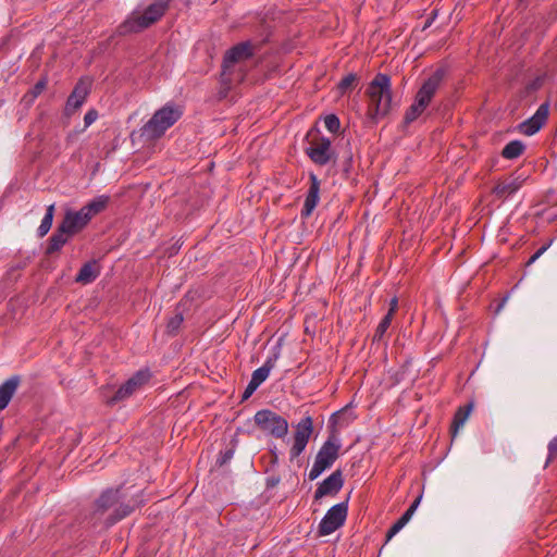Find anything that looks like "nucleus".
<instances>
[{"label":"nucleus","mask_w":557,"mask_h":557,"mask_svg":"<svg viewBox=\"0 0 557 557\" xmlns=\"http://www.w3.org/2000/svg\"><path fill=\"white\" fill-rule=\"evenodd\" d=\"M122 496L120 488H108L95 502L92 512L94 524L102 522L106 528H109L127 517L133 510L134 506L121 503Z\"/></svg>","instance_id":"1"},{"label":"nucleus","mask_w":557,"mask_h":557,"mask_svg":"<svg viewBox=\"0 0 557 557\" xmlns=\"http://www.w3.org/2000/svg\"><path fill=\"white\" fill-rule=\"evenodd\" d=\"M253 55L250 41H243L228 49L223 58L221 83L227 87L240 83L245 77L243 63Z\"/></svg>","instance_id":"2"},{"label":"nucleus","mask_w":557,"mask_h":557,"mask_svg":"<svg viewBox=\"0 0 557 557\" xmlns=\"http://www.w3.org/2000/svg\"><path fill=\"white\" fill-rule=\"evenodd\" d=\"M369 97V115L372 119L385 116L392 108V85L391 77L379 73L367 88Z\"/></svg>","instance_id":"3"},{"label":"nucleus","mask_w":557,"mask_h":557,"mask_svg":"<svg viewBox=\"0 0 557 557\" xmlns=\"http://www.w3.org/2000/svg\"><path fill=\"white\" fill-rule=\"evenodd\" d=\"M182 116L180 107L166 103L157 110L151 119L140 128V137L150 141L158 139Z\"/></svg>","instance_id":"4"},{"label":"nucleus","mask_w":557,"mask_h":557,"mask_svg":"<svg viewBox=\"0 0 557 557\" xmlns=\"http://www.w3.org/2000/svg\"><path fill=\"white\" fill-rule=\"evenodd\" d=\"M171 0H158L148 5L143 13L133 12L131 16L123 22L117 32L120 35L138 33L159 21L169 8Z\"/></svg>","instance_id":"5"},{"label":"nucleus","mask_w":557,"mask_h":557,"mask_svg":"<svg viewBox=\"0 0 557 557\" xmlns=\"http://www.w3.org/2000/svg\"><path fill=\"white\" fill-rule=\"evenodd\" d=\"M341 442L334 435H330L319 449L308 478L310 481L318 479L326 469L331 468L339 456Z\"/></svg>","instance_id":"6"},{"label":"nucleus","mask_w":557,"mask_h":557,"mask_svg":"<svg viewBox=\"0 0 557 557\" xmlns=\"http://www.w3.org/2000/svg\"><path fill=\"white\" fill-rule=\"evenodd\" d=\"M253 421L261 431L276 438H284L288 433L287 420L270 409L257 411Z\"/></svg>","instance_id":"7"},{"label":"nucleus","mask_w":557,"mask_h":557,"mask_svg":"<svg viewBox=\"0 0 557 557\" xmlns=\"http://www.w3.org/2000/svg\"><path fill=\"white\" fill-rule=\"evenodd\" d=\"M348 503L342 502L332 506L319 523L318 533L320 536L330 535L339 529L346 521Z\"/></svg>","instance_id":"8"},{"label":"nucleus","mask_w":557,"mask_h":557,"mask_svg":"<svg viewBox=\"0 0 557 557\" xmlns=\"http://www.w3.org/2000/svg\"><path fill=\"white\" fill-rule=\"evenodd\" d=\"M313 432V420L310 416L302 418L296 425L293 436V445L289 454L290 459L297 458L306 449V446Z\"/></svg>","instance_id":"9"},{"label":"nucleus","mask_w":557,"mask_h":557,"mask_svg":"<svg viewBox=\"0 0 557 557\" xmlns=\"http://www.w3.org/2000/svg\"><path fill=\"white\" fill-rule=\"evenodd\" d=\"M148 370H139L132 377H129L110 398V404L122 401L132 396L137 389L146 384L150 379Z\"/></svg>","instance_id":"10"},{"label":"nucleus","mask_w":557,"mask_h":557,"mask_svg":"<svg viewBox=\"0 0 557 557\" xmlns=\"http://www.w3.org/2000/svg\"><path fill=\"white\" fill-rule=\"evenodd\" d=\"M445 75V71L443 69H437L421 86L418 90L414 101L418 107H422L426 109L431 99L435 95L438 89L443 78Z\"/></svg>","instance_id":"11"},{"label":"nucleus","mask_w":557,"mask_h":557,"mask_svg":"<svg viewBox=\"0 0 557 557\" xmlns=\"http://www.w3.org/2000/svg\"><path fill=\"white\" fill-rule=\"evenodd\" d=\"M306 152L311 161L318 165L327 164L334 157L331 140L325 137L311 141Z\"/></svg>","instance_id":"12"},{"label":"nucleus","mask_w":557,"mask_h":557,"mask_svg":"<svg viewBox=\"0 0 557 557\" xmlns=\"http://www.w3.org/2000/svg\"><path fill=\"white\" fill-rule=\"evenodd\" d=\"M344 485L343 472L337 469L324 479L314 492V499L319 500L327 495H336Z\"/></svg>","instance_id":"13"},{"label":"nucleus","mask_w":557,"mask_h":557,"mask_svg":"<svg viewBox=\"0 0 557 557\" xmlns=\"http://www.w3.org/2000/svg\"><path fill=\"white\" fill-rule=\"evenodd\" d=\"M90 89V83L86 79H79L73 91L69 96L64 112L66 115L73 114L85 102Z\"/></svg>","instance_id":"14"},{"label":"nucleus","mask_w":557,"mask_h":557,"mask_svg":"<svg viewBox=\"0 0 557 557\" xmlns=\"http://www.w3.org/2000/svg\"><path fill=\"white\" fill-rule=\"evenodd\" d=\"M549 106L547 102L542 103L536 112L527 121L520 124V131L527 136L537 133L548 117Z\"/></svg>","instance_id":"15"},{"label":"nucleus","mask_w":557,"mask_h":557,"mask_svg":"<svg viewBox=\"0 0 557 557\" xmlns=\"http://www.w3.org/2000/svg\"><path fill=\"white\" fill-rule=\"evenodd\" d=\"M310 186L306 195V199L304 202V208L301 210V218H309L320 200V181L318 176L313 173L309 175Z\"/></svg>","instance_id":"16"},{"label":"nucleus","mask_w":557,"mask_h":557,"mask_svg":"<svg viewBox=\"0 0 557 557\" xmlns=\"http://www.w3.org/2000/svg\"><path fill=\"white\" fill-rule=\"evenodd\" d=\"M90 221V218L82 208L78 211H67L63 218L61 225L70 235L74 236L81 232Z\"/></svg>","instance_id":"17"},{"label":"nucleus","mask_w":557,"mask_h":557,"mask_svg":"<svg viewBox=\"0 0 557 557\" xmlns=\"http://www.w3.org/2000/svg\"><path fill=\"white\" fill-rule=\"evenodd\" d=\"M21 384L20 375H12L0 385V411L4 410Z\"/></svg>","instance_id":"18"},{"label":"nucleus","mask_w":557,"mask_h":557,"mask_svg":"<svg viewBox=\"0 0 557 557\" xmlns=\"http://www.w3.org/2000/svg\"><path fill=\"white\" fill-rule=\"evenodd\" d=\"M524 180L525 178L522 177L521 175H518L515 177H509V178L498 183L493 188V193L498 198H506V197L515 194L516 191H518L521 188V186L523 185Z\"/></svg>","instance_id":"19"},{"label":"nucleus","mask_w":557,"mask_h":557,"mask_svg":"<svg viewBox=\"0 0 557 557\" xmlns=\"http://www.w3.org/2000/svg\"><path fill=\"white\" fill-rule=\"evenodd\" d=\"M280 358V348H275L274 352L268 357L262 367L256 369L252 372L251 381H255L259 386L268 379L271 370L275 367L277 359Z\"/></svg>","instance_id":"20"},{"label":"nucleus","mask_w":557,"mask_h":557,"mask_svg":"<svg viewBox=\"0 0 557 557\" xmlns=\"http://www.w3.org/2000/svg\"><path fill=\"white\" fill-rule=\"evenodd\" d=\"M100 274V267L96 260L88 261L83 264L78 271L75 282L87 285L92 283Z\"/></svg>","instance_id":"21"},{"label":"nucleus","mask_w":557,"mask_h":557,"mask_svg":"<svg viewBox=\"0 0 557 557\" xmlns=\"http://www.w3.org/2000/svg\"><path fill=\"white\" fill-rule=\"evenodd\" d=\"M71 237L72 235H70V233L60 224L57 231L49 238V243L46 248V253L53 255L58 252L69 242Z\"/></svg>","instance_id":"22"},{"label":"nucleus","mask_w":557,"mask_h":557,"mask_svg":"<svg viewBox=\"0 0 557 557\" xmlns=\"http://www.w3.org/2000/svg\"><path fill=\"white\" fill-rule=\"evenodd\" d=\"M109 201H110L109 196L101 195V196L94 198L91 201H89L87 205H85L83 207V209L91 220L95 215L99 214L108 207Z\"/></svg>","instance_id":"23"},{"label":"nucleus","mask_w":557,"mask_h":557,"mask_svg":"<svg viewBox=\"0 0 557 557\" xmlns=\"http://www.w3.org/2000/svg\"><path fill=\"white\" fill-rule=\"evenodd\" d=\"M354 419L352 411L345 407L331 416L330 424L332 428H343L348 425Z\"/></svg>","instance_id":"24"},{"label":"nucleus","mask_w":557,"mask_h":557,"mask_svg":"<svg viewBox=\"0 0 557 557\" xmlns=\"http://www.w3.org/2000/svg\"><path fill=\"white\" fill-rule=\"evenodd\" d=\"M524 150V145L520 140L509 141L503 149L502 156L505 159H516L518 158Z\"/></svg>","instance_id":"25"},{"label":"nucleus","mask_w":557,"mask_h":557,"mask_svg":"<svg viewBox=\"0 0 557 557\" xmlns=\"http://www.w3.org/2000/svg\"><path fill=\"white\" fill-rule=\"evenodd\" d=\"M473 410V404L469 403L463 407H460L458 411L455 413V436L458 433V430L463 426L465 422L468 420L469 416Z\"/></svg>","instance_id":"26"},{"label":"nucleus","mask_w":557,"mask_h":557,"mask_svg":"<svg viewBox=\"0 0 557 557\" xmlns=\"http://www.w3.org/2000/svg\"><path fill=\"white\" fill-rule=\"evenodd\" d=\"M54 215V205H50L47 207L46 214L41 220V223L37 230V234L39 237H44L51 228L52 221Z\"/></svg>","instance_id":"27"},{"label":"nucleus","mask_w":557,"mask_h":557,"mask_svg":"<svg viewBox=\"0 0 557 557\" xmlns=\"http://www.w3.org/2000/svg\"><path fill=\"white\" fill-rule=\"evenodd\" d=\"M46 86H47V79L46 78L39 79L35 84V86L32 88V90L24 96V100L27 103H32L45 90Z\"/></svg>","instance_id":"28"},{"label":"nucleus","mask_w":557,"mask_h":557,"mask_svg":"<svg viewBox=\"0 0 557 557\" xmlns=\"http://www.w3.org/2000/svg\"><path fill=\"white\" fill-rule=\"evenodd\" d=\"M392 320H393V317H391V313H386L385 317L382 319V321L380 322V324L377 325V327L375 330V333H374V336H373L374 341H381L382 339V337L384 336L385 332L389 327V325L392 323Z\"/></svg>","instance_id":"29"},{"label":"nucleus","mask_w":557,"mask_h":557,"mask_svg":"<svg viewBox=\"0 0 557 557\" xmlns=\"http://www.w3.org/2000/svg\"><path fill=\"white\" fill-rule=\"evenodd\" d=\"M424 110H425L424 108L418 107L417 102L413 101V103L406 111L405 122L407 124L412 123L413 121H416L418 119V116H420L423 113Z\"/></svg>","instance_id":"30"},{"label":"nucleus","mask_w":557,"mask_h":557,"mask_svg":"<svg viewBox=\"0 0 557 557\" xmlns=\"http://www.w3.org/2000/svg\"><path fill=\"white\" fill-rule=\"evenodd\" d=\"M184 321L183 314L181 312H176L168 322L166 324V332L169 334H176L178 329L181 327L182 323Z\"/></svg>","instance_id":"31"},{"label":"nucleus","mask_w":557,"mask_h":557,"mask_svg":"<svg viewBox=\"0 0 557 557\" xmlns=\"http://www.w3.org/2000/svg\"><path fill=\"white\" fill-rule=\"evenodd\" d=\"M357 81V76L355 74H348L338 83V89L342 94H345L348 89H350L355 82Z\"/></svg>","instance_id":"32"},{"label":"nucleus","mask_w":557,"mask_h":557,"mask_svg":"<svg viewBox=\"0 0 557 557\" xmlns=\"http://www.w3.org/2000/svg\"><path fill=\"white\" fill-rule=\"evenodd\" d=\"M324 124H325V127L331 132V133H336L338 129H339V126H341V122H339V119L334 115V114H330L327 115L325 119H324Z\"/></svg>","instance_id":"33"},{"label":"nucleus","mask_w":557,"mask_h":557,"mask_svg":"<svg viewBox=\"0 0 557 557\" xmlns=\"http://www.w3.org/2000/svg\"><path fill=\"white\" fill-rule=\"evenodd\" d=\"M422 495H419L414 502L410 505V507L405 511V513L400 517V519L407 524L411 517L413 516L414 511L417 510L420 502H421Z\"/></svg>","instance_id":"34"},{"label":"nucleus","mask_w":557,"mask_h":557,"mask_svg":"<svg viewBox=\"0 0 557 557\" xmlns=\"http://www.w3.org/2000/svg\"><path fill=\"white\" fill-rule=\"evenodd\" d=\"M405 525L406 523L399 518L387 531L386 542L391 541Z\"/></svg>","instance_id":"35"},{"label":"nucleus","mask_w":557,"mask_h":557,"mask_svg":"<svg viewBox=\"0 0 557 557\" xmlns=\"http://www.w3.org/2000/svg\"><path fill=\"white\" fill-rule=\"evenodd\" d=\"M98 119V112L95 109H90L84 116L85 128L90 126Z\"/></svg>","instance_id":"36"},{"label":"nucleus","mask_w":557,"mask_h":557,"mask_svg":"<svg viewBox=\"0 0 557 557\" xmlns=\"http://www.w3.org/2000/svg\"><path fill=\"white\" fill-rule=\"evenodd\" d=\"M259 387L258 384L255 383V381H249L248 385L246 386L244 393H243V400H246L248 399L253 393Z\"/></svg>","instance_id":"37"},{"label":"nucleus","mask_w":557,"mask_h":557,"mask_svg":"<svg viewBox=\"0 0 557 557\" xmlns=\"http://www.w3.org/2000/svg\"><path fill=\"white\" fill-rule=\"evenodd\" d=\"M557 456V435L548 444V459L553 460Z\"/></svg>","instance_id":"38"},{"label":"nucleus","mask_w":557,"mask_h":557,"mask_svg":"<svg viewBox=\"0 0 557 557\" xmlns=\"http://www.w3.org/2000/svg\"><path fill=\"white\" fill-rule=\"evenodd\" d=\"M549 247V244L548 245H544L542 246L528 261V265L529 264H532L533 262H535Z\"/></svg>","instance_id":"39"},{"label":"nucleus","mask_w":557,"mask_h":557,"mask_svg":"<svg viewBox=\"0 0 557 557\" xmlns=\"http://www.w3.org/2000/svg\"><path fill=\"white\" fill-rule=\"evenodd\" d=\"M398 309V299L396 297L392 298L389 301V309L387 313H391V317H394V313Z\"/></svg>","instance_id":"40"},{"label":"nucleus","mask_w":557,"mask_h":557,"mask_svg":"<svg viewBox=\"0 0 557 557\" xmlns=\"http://www.w3.org/2000/svg\"><path fill=\"white\" fill-rule=\"evenodd\" d=\"M233 450L232 449H228L226 450L224 454H223V457H222V461L221 463H225L227 460L232 459L233 457Z\"/></svg>","instance_id":"41"},{"label":"nucleus","mask_w":557,"mask_h":557,"mask_svg":"<svg viewBox=\"0 0 557 557\" xmlns=\"http://www.w3.org/2000/svg\"><path fill=\"white\" fill-rule=\"evenodd\" d=\"M432 20H433V17L428 20L423 28L429 27L431 25V23H432Z\"/></svg>","instance_id":"42"},{"label":"nucleus","mask_w":557,"mask_h":557,"mask_svg":"<svg viewBox=\"0 0 557 557\" xmlns=\"http://www.w3.org/2000/svg\"><path fill=\"white\" fill-rule=\"evenodd\" d=\"M448 430H449L450 433H453V420L449 421Z\"/></svg>","instance_id":"43"}]
</instances>
